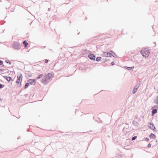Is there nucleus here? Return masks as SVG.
I'll list each match as a JSON object with an SVG mask.
<instances>
[{
  "label": "nucleus",
  "mask_w": 158,
  "mask_h": 158,
  "mask_svg": "<svg viewBox=\"0 0 158 158\" xmlns=\"http://www.w3.org/2000/svg\"><path fill=\"white\" fill-rule=\"evenodd\" d=\"M140 53L143 57H147L149 56V50L147 48H144L141 50Z\"/></svg>",
  "instance_id": "nucleus-1"
},
{
  "label": "nucleus",
  "mask_w": 158,
  "mask_h": 158,
  "mask_svg": "<svg viewBox=\"0 0 158 158\" xmlns=\"http://www.w3.org/2000/svg\"><path fill=\"white\" fill-rule=\"evenodd\" d=\"M12 47L14 49L18 50L20 49L21 48L20 45L17 42H14L13 43Z\"/></svg>",
  "instance_id": "nucleus-2"
},
{
  "label": "nucleus",
  "mask_w": 158,
  "mask_h": 158,
  "mask_svg": "<svg viewBox=\"0 0 158 158\" xmlns=\"http://www.w3.org/2000/svg\"><path fill=\"white\" fill-rule=\"evenodd\" d=\"M102 56H105L106 57H111V56L114 57L111 53L109 52H103V53L102 54Z\"/></svg>",
  "instance_id": "nucleus-3"
},
{
  "label": "nucleus",
  "mask_w": 158,
  "mask_h": 158,
  "mask_svg": "<svg viewBox=\"0 0 158 158\" xmlns=\"http://www.w3.org/2000/svg\"><path fill=\"white\" fill-rule=\"evenodd\" d=\"M35 79H29L28 80V82H29V84L31 85H35L36 83Z\"/></svg>",
  "instance_id": "nucleus-4"
},
{
  "label": "nucleus",
  "mask_w": 158,
  "mask_h": 158,
  "mask_svg": "<svg viewBox=\"0 0 158 158\" xmlns=\"http://www.w3.org/2000/svg\"><path fill=\"white\" fill-rule=\"evenodd\" d=\"M148 126L152 130L155 131L156 129L154 125L152 123H149Z\"/></svg>",
  "instance_id": "nucleus-5"
},
{
  "label": "nucleus",
  "mask_w": 158,
  "mask_h": 158,
  "mask_svg": "<svg viewBox=\"0 0 158 158\" xmlns=\"http://www.w3.org/2000/svg\"><path fill=\"white\" fill-rule=\"evenodd\" d=\"M88 57L91 60H95V56L92 53H89L88 55Z\"/></svg>",
  "instance_id": "nucleus-6"
},
{
  "label": "nucleus",
  "mask_w": 158,
  "mask_h": 158,
  "mask_svg": "<svg viewBox=\"0 0 158 158\" xmlns=\"http://www.w3.org/2000/svg\"><path fill=\"white\" fill-rule=\"evenodd\" d=\"M48 77L47 75L44 76L42 79V82H44L48 81L49 79V78H48Z\"/></svg>",
  "instance_id": "nucleus-7"
},
{
  "label": "nucleus",
  "mask_w": 158,
  "mask_h": 158,
  "mask_svg": "<svg viewBox=\"0 0 158 158\" xmlns=\"http://www.w3.org/2000/svg\"><path fill=\"white\" fill-rule=\"evenodd\" d=\"M4 77L5 79H6L7 81H8L9 82H10L12 80L11 77H8L7 76H4Z\"/></svg>",
  "instance_id": "nucleus-8"
},
{
  "label": "nucleus",
  "mask_w": 158,
  "mask_h": 158,
  "mask_svg": "<svg viewBox=\"0 0 158 158\" xmlns=\"http://www.w3.org/2000/svg\"><path fill=\"white\" fill-rule=\"evenodd\" d=\"M138 88V86H137V85H136L135 86L133 89V90L132 92L133 94H135L136 93Z\"/></svg>",
  "instance_id": "nucleus-9"
},
{
  "label": "nucleus",
  "mask_w": 158,
  "mask_h": 158,
  "mask_svg": "<svg viewBox=\"0 0 158 158\" xmlns=\"http://www.w3.org/2000/svg\"><path fill=\"white\" fill-rule=\"evenodd\" d=\"M149 137L151 138H154L155 139L156 136V135L153 133H151L149 135Z\"/></svg>",
  "instance_id": "nucleus-10"
},
{
  "label": "nucleus",
  "mask_w": 158,
  "mask_h": 158,
  "mask_svg": "<svg viewBox=\"0 0 158 158\" xmlns=\"http://www.w3.org/2000/svg\"><path fill=\"white\" fill-rule=\"evenodd\" d=\"M157 112V110L156 109H154L152 110V116L154 115Z\"/></svg>",
  "instance_id": "nucleus-11"
},
{
  "label": "nucleus",
  "mask_w": 158,
  "mask_h": 158,
  "mask_svg": "<svg viewBox=\"0 0 158 158\" xmlns=\"http://www.w3.org/2000/svg\"><path fill=\"white\" fill-rule=\"evenodd\" d=\"M23 44L24 45V47L25 48H27V45H28V43L27 42L26 40H24L23 42Z\"/></svg>",
  "instance_id": "nucleus-12"
},
{
  "label": "nucleus",
  "mask_w": 158,
  "mask_h": 158,
  "mask_svg": "<svg viewBox=\"0 0 158 158\" xmlns=\"http://www.w3.org/2000/svg\"><path fill=\"white\" fill-rule=\"evenodd\" d=\"M125 68L128 70H131L132 69H133L134 68V66H132V67H127V66H125Z\"/></svg>",
  "instance_id": "nucleus-13"
},
{
  "label": "nucleus",
  "mask_w": 158,
  "mask_h": 158,
  "mask_svg": "<svg viewBox=\"0 0 158 158\" xmlns=\"http://www.w3.org/2000/svg\"><path fill=\"white\" fill-rule=\"evenodd\" d=\"M17 80L16 81V82L17 83H19V82L20 83V85L19 87L21 86V80H20L19 78H17Z\"/></svg>",
  "instance_id": "nucleus-14"
},
{
  "label": "nucleus",
  "mask_w": 158,
  "mask_h": 158,
  "mask_svg": "<svg viewBox=\"0 0 158 158\" xmlns=\"http://www.w3.org/2000/svg\"><path fill=\"white\" fill-rule=\"evenodd\" d=\"M43 76V75L42 74H40L38 77H36V79L38 80L42 77Z\"/></svg>",
  "instance_id": "nucleus-15"
},
{
  "label": "nucleus",
  "mask_w": 158,
  "mask_h": 158,
  "mask_svg": "<svg viewBox=\"0 0 158 158\" xmlns=\"http://www.w3.org/2000/svg\"><path fill=\"white\" fill-rule=\"evenodd\" d=\"M101 60V57H98L96 58V61L98 62L100 61Z\"/></svg>",
  "instance_id": "nucleus-16"
},
{
  "label": "nucleus",
  "mask_w": 158,
  "mask_h": 158,
  "mask_svg": "<svg viewBox=\"0 0 158 158\" xmlns=\"http://www.w3.org/2000/svg\"><path fill=\"white\" fill-rule=\"evenodd\" d=\"M29 85V83H26L24 86V89H27Z\"/></svg>",
  "instance_id": "nucleus-17"
},
{
  "label": "nucleus",
  "mask_w": 158,
  "mask_h": 158,
  "mask_svg": "<svg viewBox=\"0 0 158 158\" xmlns=\"http://www.w3.org/2000/svg\"><path fill=\"white\" fill-rule=\"evenodd\" d=\"M46 75L48 77V78L49 79L52 76V74L51 73H48Z\"/></svg>",
  "instance_id": "nucleus-18"
},
{
  "label": "nucleus",
  "mask_w": 158,
  "mask_h": 158,
  "mask_svg": "<svg viewBox=\"0 0 158 158\" xmlns=\"http://www.w3.org/2000/svg\"><path fill=\"white\" fill-rule=\"evenodd\" d=\"M22 77H23V76H22V75L21 74H20V75L19 77L17 76V78H18L20 80H21V81H22Z\"/></svg>",
  "instance_id": "nucleus-19"
},
{
  "label": "nucleus",
  "mask_w": 158,
  "mask_h": 158,
  "mask_svg": "<svg viewBox=\"0 0 158 158\" xmlns=\"http://www.w3.org/2000/svg\"><path fill=\"white\" fill-rule=\"evenodd\" d=\"M5 62L7 63H9L10 64H11V62L8 60H6Z\"/></svg>",
  "instance_id": "nucleus-20"
},
{
  "label": "nucleus",
  "mask_w": 158,
  "mask_h": 158,
  "mask_svg": "<svg viewBox=\"0 0 158 158\" xmlns=\"http://www.w3.org/2000/svg\"><path fill=\"white\" fill-rule=\"evenodd\" d=\"M154 102L155 103L158 104V96L157 98L154 101Z\"/></svg>",
  "instance_id": "nucleus-21"
},
{
  "label": "nucleus",
  "mask_w": 158,
  "mask_h": 158,
  "mask_svg": "<svg viewBox=\"0 0 158 158\" xmlns=\"http://www.w3.org/2000/svg\"><path fill=\"white\" fill-rule=\"evenodd\" d=\"M5 86L4 85H2L0 83V89H1L3 88Z\"/></svg>",
  "instance_id": "nucleus-22"
},
{
  "label": "nucleus",
  "mask_w": 158,
  "mask_h": 158,
  "mask_svg": "<svg viewBox=\"0 0 158 158\" xmlns=\"http://www.w3.org/2000/svg\"><path fill=\"white\" fill-rule=\"evenodd\" d=\"M27 75L29 77H31L32 76V75L31 73H27Z\"/></svg>",
  "instance_id": "nucleus-23"
},
{
  "label": "nucleus",
  "mask_w": 158,
  "mask_h": 158,
  "mask_svg": "<svg viewBox=\"0 0 158 158\" xmlns=\"http://www.w3.org/2000/svg\"><path fill=\"white\" fill-rule=\"evenodd\" d=\"M154 108L158 109V105L154 106L153 107H152V109H153V108Z\"/></svg>",
  "instance_id": "nucleus-24"
},
{
  "label": "nucleus",
  "mask_w": 158,
  "mask_h": 158,
  "mask_svg": "<svg viewBox=\"0 0 158 158\" xmlns=\"http://www.w3.org/2000/svg\"><path fill=\"white\" fill-rule=\"evenodd\" d=\"M136 138H137V136H134L132 137V140H135Z\"/></svg>",
  "instance_id": "nucleus-25"
},
{
  "label": "nucleus",
  "mask_w": 158,
  "mask_h": 158,
  "mask_svg": "<svg viewBox=\"0 0 158 158\" xmlns=\"http://www.w3.org/2000/svg\"><path fill=\"white\" fill-rule=\"evenodd\" d=\"M3 64V61L1 60H0V65H1Z\"/></svg>",
  "instance_id": "nucleus-26"
},
{
  "label": "nucleus",
  "mask_w": 158,
  "mask_h": 158,
  "mask_svg": "<svg viewBox=\"0 0 158 158\" xmlns=\"http://www.w3.org/2000/svg\"><path fill=\"white\" fill-rule=\"evenodd\" d=\"M151 144H150V143H148V145L147 147L148 148H150L151 147Z\"/></svg>",
  "instance_id": "nucleus-27"
},
{
  "label": "nucleus",
  "mask_w": 158,
  "mask_h": 158,
  "mask_svg": "<svg viewBox=\"0 0 158 158\" xmlns=\"http://www.w3.org/2000/svg\"><path fill=\"white\" fill-rule=\"evenodd\" d=\"M110 52H113V55L114 56V57H115L114 56H116L115 53H114V52H113L112 51H111Z\"/></svg>",
  "instance_id": "nucleus-28"
},
{
  "label": "nucleus",
  "mask_w": 158,
  "mask_h": 158,
  "mask_svg": "<svg viewBox=\"0 0 158 158\" xmlns=\"http://www.w3.org/2000/svg\"><path fill=\"white\" fill-rule=\"evenodd\" d=\"M111 65H113L114 64V61L112 62L111 63Z\"/></svg>",
  "instance_id": "nucleus-29"
},
{
  "label": "nucleus",
  "mask_w": 158,
  "mask_h": 158,
  "mask_svg": "<svg viewBox=\"0 0 158 158\" xmlns=\"http://www.w3.org/2000/svg\"><path fill=\"white\" fill-rule=\"evenodd\" d=\"M48 60L46 59V60H45V63H47L48 62Z\"/></svg>",
  "instance_id": "nucleus-30"
},
{
  "label": "nucleus",
  "mask_w": 158,
  "mask_h": 158,
  "mask_svg": "<svg viewBox=\"0 0 158 158\" xmlns=\"http://www.w3.org/2000/svg\"><path fill=\"white\" fill-rule=\"evenodd\" d=\"M145 140H146L147 141H149V139H148V138H146L145 139Z\"/></svg>",
  "instance_id": "nucleus-31"
},
{
  "label": "nucleus",
  "mask_w": 158,
  "mask_h": 158,
  "mask_svg": "<svg viewBox=\"0 0 158 158\" xmlns=\"http://www.w3.org/2000/svg\"><path fill=\"white\" fill-rule=\"evenodd\" d=\"M27 95V94H26L25 95V97H26Z\"/></svg>",
  "instance_id": "nucleus-32"
},
{
  "label": "nucleus",
  "mask_w": 158,
  "mask_h": 158,
  "mask_svg": "<svg viewBox=\"0 0 158 158\" xmlns=\"http://www.w3.org/2000/svg\"><path fill=\"white\" fill-rule=\"evenodd\" d=\"M2 70V69H0V71Z\"/></svg>",
  "instance_id": "nucleus-33"
},
{
  "label": "nucleus",
  "mask_w": 158,
  "mask_h": 158,
  "mask_svg": "<svg viewBox=\"0 0 158 158\" xmlns=\"http://www.w3.org/2000/svg\"><path fill=\"white\" fill-rule=\"evenodd\" d=\"M1 98H0V101H1Z\"/></svg>",
  "instance_id": "nucleus-34"
},
{
  "label": "nucleus",
  "mask_w": 158,
  "mask_h": 158,
  "mask_svg": "<svg viewBox=\"0 0 158 158\" xmlns=\"http://www.w3.org/2000/svg\"><path fill=\"white\" fill-rule=\"evenodd\" d=\"M27 131H29V130H27Z\"/></svg>",
  "instance_id": "nucleus-35"
}]
</instances>
